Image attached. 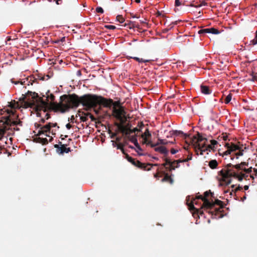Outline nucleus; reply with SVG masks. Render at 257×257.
<instances>
[{
    "label": "nucleus",
    "instance_id": "obj_1",
    "mask_svg": "<svg viewBox=\"0 0 257 257\" xmlns=\"http://www.w3.org/2000/svg\"><path fill=\"white\" fill-rule=\"evenodd\" d=\"M59 103L51 102L49 104L47 101H44L38 94L35 92L28 91L27 94L22 98L23 105L25 107H32L36 105V111L37 116H40L39 111L43 110L44 112L48 110L64 113L70 108H76L80 104L88 108H95L98 105L109 106L112 100H108L105 98L95 94H85L79 97L77 94H64L60 96Z\"/></svg>",
    "mask_w": 257,
    "mask_h": 257
},
{
    "label": "nucleus",
    "instance_id": "obj_2",
    "mask_svg": "<svg viewBox=\"0 0 257 257\" xmlns=\"http://www.w3.org/2000/svg\"><path fill=\"white\" fill-rule=\"evenodd\" d=\"M248 166V163L242 162L240 164L232 165L231 163L227 164L225 169L219 172L221 176L220 181L222 184L227 185L231 182V177L241 181L243 179L247 180L248 174L252 172V167L246 169L245 166Z\"/></svg>",
    "mask_w": 257,
    "mask_h": 257
},
{
    "label": "nucleus",
    "instance_id": "obj_3",
    "mask_svg": "<svg viewBox=\"0 0 257 257\" xmlns=\"http://www.w3.org/2000/svg\"><path fill=\"white\" fill-rule=\"evenodd\" d=\"M27 94V92L25 94H22V96L20 98L19 101H16L15 100L12 101L11 102H9L8 106L10 107V108H4L5 109V111L7 112V114H9L7 116L2 117V119L1 120V122L3 123V125H4L3 128H0V140H1L4 137L6 132L7 130H8L10 128V126H15L14 127V130L15 131H20V128L17 127V125L22 126V121L19 120H15L16 118L17 119L18 117V115H15V109L20 108L21 107L25 108L22 104V98L23 96H25V95ZM37 103H36L35 105H33L31 107H34L36 109V105ZM29 107H26L28 108Z\"/></svg>",
    "mask_w": 257,
    "mask_h": 257
},
{
    "label": "nucleus",
    "instance_id": "obj_4",
    "mask_svg": "<svg viewBox=\"0 0 257 257\" xmlns=\"http://www.w3.org/2000/svg\"><path fill=\"white\" fill-rule=\"evenodd\" d=\"M190 143L193 145L195 148H197L201 151V155H203L202 152L205 151V142L207 139L202 137V136L198 133L197 136H194L190 139Z\"/></svg>",
    "mask_w": 257,
    "mask_h": 257
},
{
    "label": "nucleus",
    "instance_id": "obj_5",
    "mask_svg": "<svg viewBox=\"0 0 257 257\" xmlns=\"http://www.w3.org/2000/svg\"><path fill=\"white\" fill-rule=\"evenodd\" d=\"M210 205L209 206H207L206 209H214V210L209 211V212L212 215H214L215 218H220L222 217V215L220 214L221 212V209L224 207L223 202L218 200L216 199L214 202H210Z\"/></svg>",
    "mask_w": 257,
    "mask_h": 257
},
{
    "label": "nucleus",
    "instance_id": "obj_6",
    "mask_svg": "<svg viewBox=\"0 0 257 257\" xmlns=\"http://www.w3.org/2000/svg\"><path fill=\"white\" fill-rule=\"evenodd\" d=\"M126 158L127 161L133 165L144 171H150L151 170L152 166H157L159 165L158 164H152L150 163H143L139 160H136L129 156L127 154H126Z\"/></svg>",
    "mask_w": 257,
    "mask_h": 257
},
{
    "label": "nucleus",
    "instance_id": "obj_7",
    "mask_svg": "<svg viewBox=\"0 0 257 257\" xmlns=\"http://www.w3.org/2000/svg\"><path fill=\"white\" fill-rule=\"evenodd\" d=\"M125 115V111L123 107H119L118 108L113 107L112 115L120 120L122 123L121 124L124 123L126 120Z\"/></svg>",
    "mask_w": 257,
    "mask_h": 257
},
{
    "label": "nucleus",
    "instance_id": "obj_8",
    "mask_svg": "<svg viewBox=\"0 0 257 257\" xmlns=\"http://www.w3.org/2000/svg\"><path fill=\"white\" fill-rule=\"evenodd\" d=\"M197 199H201L203 202L202 204V207H204L205 209H206L207 206H209L211 204H210V201L206 198L205 197H204L202 195H199L197 196L195 198H194L193 200L191 201V202L190 203L188 204V205L189 207V209L190 210H195L196 208H195L194 206V204H197Z\"/></svg>",
    "mask_w": 257,
    "mask_h": 257
},
{
    "label": "nucleus",
    "instance_id": "obj_9",
    "mask_svg": "<svg viewBox=\"0 0 257 257\" xmlns=\"http://www.w3.org/2000/svg\"><path fill=\"white\" fill-rule=\"evenodd\" d=\"M115 125L117 126L118 129L122 133L124 134L125 135H130L131 134L135 133L137 132H141L140 129L135 127L134 129H131L127 126H124L123 124H120L118 122H115Z\"/></svg>",
    "mask_w": 257,
    "mask_h": 257
},
{
    "label": "nucleus",
    "instance_id": "obj_10",
    "mask_svg": "<svg viewBox=\"0 0 257 257\" xmlns=\"http://www.w3.org/2000/svg\"><path fill=\"white\" fill-rule=\"evenodd\" d=\"M51 122H49L48 124L41 126L40 124L39 125V127H40V130L38 131L37 136H40L42 134L47 133L48 132L51 133L52 135H55V130H51Z\"/></svg>",
    "mask_w": 257,
    "mask_h": 257
},
{
    "label": "nucleus",
    "instance_id": "obj_11",
    "mask_svg": "<svg viewBox=\"0 0 257 257\" xmlns=\"http://www.w3.org/2000/svg\"><path fill=\"white\" fill-rule=\"evenodd\" d=\"M42 96L40 97L39 95V97H41L44 101H47L50 104L51 102H55L54 100L55 99V96L52 94L50 93V90H48L46 93V95L42 94H41Z\"/></svg>",
    "mask_w": 257,
    "mask_h": 257
},
{
    "label": "nucleus",
    "instance_id": "obj_12",
    "mask_svg": "<svg viewBox=\"0 0 257 257\" xmlns=\"http://www.w3.org/2000/svg\"><path fill=\"white\" fill-rule=\"evenodd\" d=\"M61 147H59V145L56 144L54 145V147L57 149V152L61 154H63L64 153H68L71 151L70 148H66L64 145H62L61 143L60 142Z\"/></svg>",
    "mask_w": 257,
    "mask_h": 257
},
{
    "label": "nucleus",
    "instance_id": "obj_13",
    "mask_svg": "<svg viewBox=\"0 0 257 257\" xmlns=\"http://www.w3.org/2000/svg\"><path fill=\"white\" fill-rule=\"evenodd\" d=\"M225 147L226 148H230L232 152L236 151L239 149H241V146L238 145L234 144L232 143L230 144L228 143H226L225 145Z\"/></svg>",
    "mask_w": 257,
    "mask_h": 257
},
{
    "label": "nucleus",
    "instance_id": "obj_14",
    "mask_svg": "<svg viewBox=\"0 0 257 257\" xmlns=\"http://www.w3.org/2000/svg\"><path fill=\"white\" fill-rule=\"evenodd\" d=\"M141 137L143 139L144 143L147 144L148 141V138L151 137V134L150 133L148 128L146 129L145 132L142 135Z\"/></svg>",
    "mask_w": 257,
    "mask_h": 257
},
{
    "label": "nucleus",
    "instance_id": "obj_15",
    "mask_svg": "<svg viewBox=\"0 0 257 257\" xmlns=\"http://www.w3.org/2000/svg\"><path fill=\"white\" fill-rule=\"evenodd\" d=\"M171 134L173 136H179L181 135L182 136H183L184 137V138L185 139H187V138L188 137H189V135H188L186 134H184L183 132H182L181 131H177V130L172 131Z\"/></svg>",
    "mask_w": 257,
    "mask_h": 257
},
{
    "label": "nucleus",
    "instance_id": "obj_16",
    "mask_svg": "<svg viewBox=\"0 0 257 257\" xmlns=\"http://www.w3.org/2000/svg\"><path fill=\"white\" fill-rule=\"evenodd\" d=\"M200 89L201 92L204 94H209L211 92L208 86L203 84L200 86Z\"/></svg>",
    "mask_w": 257,
    "mask_h": 257
},
{
    "label": "nucleus",
    "instance_id": "obj_17",
    "mask_svg": "<svg viewBox=\"0 0 257 257\" xmlns=\"http://www.w3.org/2000/svg\"><path fill=\"white\" fill-rule=\"evenodd\" d=\"M155 151L156 152H160L161 153L164 154L166 156L167 155L168 153V151L167 150V149L163 146H161V147L155 148Z\"/></svg>",
    "mask_w": 257,
    "mask_h": 257
},
{
    "label": "nucleus",
    "instance_id": "obj_18",
    "mask_svg": "<svg viewBox=\"0 0 257 257\" xmlns=\"http://www.w3.org/2000/svg\"><path fill=\"white\" fill-rule=\"evenodd\" d=\"M218 163L216 160H211L209 162L208 166L212 169L217 168Z\"/></svg>",
    "mask_w": 257,
    "mask_h": 257
},
{
    "label": "nucleus",
    "instance_id": "obj_19",
    "mask_svg": "<svg viewBox=\"0 0 257 257\" xmlns=\"http://www.w3.org/2000/svg\"><path fill=\"white\" fill-rule=\"evenodd\" d=\"M162 182H169L170 183H173V180L167 173H165L164 177L162 179Z\"/></svg>",
    "mask_w": 257,
    "mask_h": 257
},
{
    "label": "nucleus",
    "instance_id": "obj_20",
    "mask_svg": "<svg viewBox=\"0 0 257 257\" xmlns=\"http://www.w3.org/2000/svg\"><path fill=\"white\" fill-rule=\"evenodd\" d=\"M128 139L133 143L134 144V145H138V142L137 139V135L135 136H131L130 135H126Z\"/></svg>",
    "mask_w": 257,
    "mask_h": 257
},
{
    "label": "nucleus",
    "instance_id": "obj_21",
    "mask_svg": "<svg viewBox=\"0 0 257 257\" xmlns=\"http://www.w3.org/2000/svg\"><path fill=\"white\" fill-rule=\"evenodd\" d=\"M106 99L108 100H112V102L111 103V104H110V105L109 106H105V107H110L112 105H113V107H115L116 108V107H118V108H119V107H122L120 105V102L119 101L113 102L112 99H108L107 98H106Z\"/></svg>",
    "mask_w": 257,
    "mask_h": 257
},
{
    "label": "nucleus",
    "instance_id": "obj_22",
    "mask_svg": "<svg viewBox=\"0 0 257 257\" xmlns=\"http://www.w3.org/2000/svg\"><path fill=\"white\" fill-rule=\"evenodd\" d=\"M211 145H208L207 146H205V148L204 149L206 150H207L208 149H212V146H215L217 144V142L214 140H212L210 141Z\"/></svg>",
    "mask_w": 257,
    "mask_h": 257
},
{
    "label": "nucleus",
    "instance_id": "obj_23",
    "mask_svg": "<svg viewBox=\"0 0 257 257\" xmlns=\"http://www.w3.org/2000/svg\"><path fill=\"white\" fill-rule=\"evenodd\" d=\"M37 142L41 143L42 145H46L48 143V141L46 138H42L39 137L37 139Z\"/></svg>",
    "mask_w": 257,
    "mask_h": 257
},
{
    "label": "nucleus",
    "instance_id": "obj_24",
    "mask_svg": "<svg viewBox=\"0 0 257 257\" xmlns=\"http://www.w3.org/2000/svg\"><path fill=\"white\" fill-rule=\"evenodd\" d=\"M257 175V169L254 168L253 170L252 169V172L248 174V176H249L252 179H254V176H256Z\"/></svg>",
    "mask_w": 257,
    "mask_h": 257
},
{
    "label": "nucleus",
    "instance_id": "obj_25",
    "mask_svg": "<svg viewBox=\"0 0 257 257\" xmlns=\"http://www.w3.org/2000/svg\"><path fill=\"white\" fill-rule=\"evenodd\" d=\"M131 58L134 59V60H135L136 61H138L139 63H146V62H148L150 61V60H144L142 58H138L137 57H131Z\"/></svg>",
    "mask_w": 257,
    "mask_h": 257
},
{
    "label": "nucleus",
    "instance_id": "obj_26",
    "mask_svg": "<svg viewBox=\"0 0 257 257\" xmlns=\"http://www.w3.org/2000/svg\"><path fill=\"white\" fill-rule=\"evenodd\" d=\"M42 76H43V75L42 74H39L37 75V78H35L34 77H30V81H32V82L31 83V84H32L33 82H34L37 79L40 80L41 77Z\"/></svg>",
    "mask_w": 257,
    "mask_h": 257
},
{
    "label": "nucleus",
    "instance_id": "obj_27",
    "mask_svg": "<svg viewBox=\"0 0 257 257\" xmlns=\"http://www.w3.org/2000/svg\"><path fill=\"white\" fill-rule=\"evenodd\" d=\"M211 28H206L204 29L200 30L198 31L199 34L210 33Z\"/></svg>",
    "mask_w": 257,
    "mask_h": 257
},
{
    "label": "nucleus",
    "instance_id": "obj_28",
    "mask_svg": "<svg viewBox=\"0 0 257 257\" xmlns=\"http://www.w3.org/2000/svg\"><path fill=\"white\" fill-rule=\"evenodd\" d=\"M232 94L231 93H229L225 98L224 102L225 104H228L231 101L232 98Z\"/></svg>",
    "mask_w": 257,
    "mask_h": 257
},
{
    "label": "nucleus",
    "instance_id": "obj_29",
    "mask_svg": "<svg viewBox=\"0 0 257 257\" xmlns=\"http://www.w3.org/2000/svg\"><path fill=\"white\" fill-rule=\"evenodd\" d=\"M164 160L165 161V163L163 164L162 166L165 167L166 169H169V167H167V165H170L171 160L168 159V158H165L164 159Z\"/></svg>",
    "mask_w": 257,
    "mask_h": 257
},
{
    "label": "nucleus",
    "instance_id": "obj_30",
    "mask_svg": "<svg viewBox=\"0 0 257 257\" xmlns=\"http://www.w3.org/2000/svg\"><path fill=\"white\" fill-rule=\"evenodd\" d=\"M176 164L175 163H174V161H170V164L169 165L170 167H169V171L174 170L176 168L175 165Z\"/></svg>",
    "mask_w": 257,
    "mask_h": 257
},
{
    "label": "nucleus",
    "instance_id": "obj_31",
    "mask_svg": "<svg viewBox=\"0 0 257 257\" xmlns=\"http://www.w3.org/2000/svg\"><path fill=\"white\" fill-rule=\"evenodd\" d=\"M116 19V21L119 22L120 23H123L125 21V20L122 15L117 16Z\"/></svg>",
    "mask_w": 257,
    "mask_h": 257
},
{
    "label": "nucleus",
    "instance_id": "obj_32",
    "mask_svg": "<svg viewBox=\"0 0 257 257\" xmlns=\"http://www.w3.org/2000/svg\"><path fill=\"white\" fill-rule=\"evenodd\" d=\"M123 26L124 27H126L130 29H132L134 27L133 23L131 22H129L127 24L125 23Z\"/></svg>",
    "mask_w": 257,
    "mask_h": 257
},
{
    "label": "nucleus",
    "instance_id": "obj_33",
    "mask_svg": "<svg viewBox=\"0 0 257 257\" xmlns=\"http://www.w3.org/2000/svg\"><path fill=\"white\" fill-rule=\"evenodd\" d=\"M242 145L241 146V149L238 150L239 152L238 153H235V155L236 156V158L237 159L238 156H241L243 155V150L242 148Z\"/></svg>",
    "mask_w": 257,
    "mask_h": 257
},
{
    "label": "nucleus",
    "instance_id": "obj_34",
    "mask_svg": "<svg viewBox=\"0 0 257 257\" xmlns=\"http://www.w3.org/2000/svg\"><path fill=\"white\" fill-rule=\"evenodd\" d=\"M168 144V141L166 140L162 139H158V142L157 143V145L162 144V145H166Z\"/></svg>",
    "mask_w": 257,
    "mask_h": 257
},
{
    "label": "nucleus",
    "instance_id": "obj_35",
    "mask_svg": "<svg viewBox=\"0 0 257 257\" xmlns=\"http://www.w3.org/2000/svg\"><path fill=\"white\" fill-rule=\"evenodd\" d=\"M210 31L211 32H210V33H212L213 34H218L219 33V31L217 29H215L214 28H211L210 29Z\"/></svg>",
    "mask_w": 257,
    "mask_h": 257
},
{
    "label": "nucleus",
    "instance_id": "obj_36",
    "mask_svg": "<svg viewBox=\"0 0 257 257\" xmlns=\"http://www.w3.org/2000/svg\"><path fill=\"white\" fill-rule=\"evenodd\" d=\"M95 11L97 13L103 14L104 13V11L101 7H98L96 8Z\"/></svg>",
    "mask_w": 257,
    "mask_h": 257
},
{
    "label": "nucleus",
    "instance_id": "obj_37",
    "mask_svg": "<svg viewBox=\"0 0 257 257\" xmlns=\"http://www.w3.org/2000/svg\"><path fill=\"white\" fill-rule=\"evenodd\" d=\"M85 116H82L80 117L81 121L83 122L86 121L88 120V115H86V113H84Z\"/></svg>",
    "mask_w": 257,
    "mask_h": 257
},
{
    "label": "nucleus",
    "instance_id": "obj_38",
    "mask_svg": "<svg viewBox=\"0 0 257 257\" xmlns=\"http://www.w3.org/2000/svg\"><path fill=\"white\" fill-rule=\"evenodd\" d=\"M192 159V154L191 153L190 154H189L188 156V157L187 159H184L183 160V162H187L190 160H191Z\"/></svg>",
    "mask_w": 257,
    "mask_h": 257
},
{
    "label": "nucleus",
    "instance_id": "obj_39",
    "mask_svg": "<svg viewBox=\"0 0 257 257\" xmlns=\"http://www.w3.org/2000/svg\"><path fill=\"white\" fill-rule=\"evenodd\" d=\"M117 149L120 150L121 151V152H122V153L125 154L124 150L123 148V146H122V144H118L117 146Z\"/></svg>",
    "mask_w": 257,
    "mask_h": 257
},
{
    "label": "nucleus",
    "instance_id": "obj_40",
    "mask_svg": "<svg viewBox=\"0 0 257 257\" xmlns=\"http://www.w3.org/2000/svg\"><path fill=\"white\" fill-rule=\"evenodd\" d=\"M50 78V77L48 75H43L42 77H41L40 80H48Z\"/></svg>",
    "mask_w": 257,
    "mask_h": 257
},
{
    "label": "nucleus",
    "instance_id": "obj_41",
    "mask_svg": "<svg viewBox=\"0 0 257 257\" xmlns=\"http://www.w3.org/2000/svg\"><path fill=\"white\" fill-rule=\"evenodd\" d=\"M104 27L110 30H114L116 28L115 26L113 25H105Z\"/></svg>",
    "mask_w": 257,
    "mask_h": 257
},
{
    "label": "nucleus",
    "instance_id": "obj_42",
    "mask_svg": "<svg viewBox=\"0 0 257 257\" xmlns=\"http://www.w3.org/2000/svg\"><path fill=\"white\" fill-rule=\"evenodd\" d=\"M86 115H88V116H89L90 118L91 121L95 120V118L90 113H89V112L86 113Z\"/></svg>",
    "mask_w": 257,
    "mask_h": 257
},
{
    "label": "nucleus",
    "instance_id": "obj_43",
    "mask_svg": "<svg viewBox=\"0 0 257 257\" xmlns=\"http://www.w3.org/2000/svg\"><path fill=\"white\" fill-rule=\"evenodd\" d=\"M227 150L223 153V155H228L231 153L232 151L230 148H227Z\"/></svg>",
    "mask_w": 257,
    "mask_h": 257
},
{
    "label": "nucleus",
    "instance_id": "obj_44",
    "mask_svg": "<svg viewBox=\"0 0 257 257\" xmlns=\"http://www.w3.org/2000/svg\"><path fill=\"white\" fill-rule=\"evenodd\" d=\"M210 194L212 195V193L210 192V191H206L204 193V196H203V197H205L206 198H207V197H208Z\"/></svg>",
    "mask_w": 257,
    "mask_h": 257
},
{
    "label": "nucleus",
    "instance_id": "obj_45",
    "mask_svg": "<svg viewBox=\"0 0 257 257\" xmlns=\"http://www.w3.org/2000/svg\"><path fill=\"white\" fill-rule=\"evenodd\" d=\"M242 189V187L241 186H240L239 185L236 187L234 190H232V192H234V193H235L236 191H239V190H241Z\"/></svg>",
    "mask_w": 257,
    "mask_h": 257
},
{
    "label": "nucleus",
    "instance_id": "obj_46",
    "mask_svg": "<svg viewBox=\"0 0 257 257\" xmlns=\"http://www.w3.org/2000/svg\"><path fill=\"white\" fill-rule=\"evenodd\" d=\"M181 5V3L180 0H175V6L176 7H179Z\"/></svg>",
    "mask_w": 257,
    "mask_h": 257
},
{
    "label": "nucleus",
    "instance_id": "obj_47",
    "mask_svg": "<svg viewBox=\"0 0 257 257\" xmlns=\"http://www.w3.org/2000/svg\"><path fill=\"white\" fill-rule=\"evenodd\" d=\"M146 144H147V145H151V147L152 148H154V147H155V146H157V145H157V144H152L151 141H149L148 140V141H147V143Z\"/></svg>",
    "mask_w": 257,
    "mask_h": 257
},
{
    "label": "nucleus",
    "instance_id": "obj_48",
    "mask_svg": "<svg viewBox=\"0 0 257 257\" xmlns=\"http://www.w3.org/2000/svg\"><path fill=\"white\" fill-rule=\"evenodd\" d=\"M184 162L183 160H178L174 161V163H175L176 164H179L180 163Z\"/></svg>",
    "mask_w": 257,
    "mask_h": 257
},
{
    "label": "nucleus",
    "instance_id": "obj_49",
    "mask_svg": "<svg viewBox=\"0 0 257 257\" xmlns=\"http://www.w3.org/2000/svg\"><path fill=\"white\" fill-rule=\"evenodd\" d=\"M140 129V130L144 126V124L143 123V122H140V123H139L138 124V125Z\"/></svg>",
    "mask_w": 257,
    "mask_h": 257
},
{
    "label": "nucleus",
    "instance_id": "obj_50",
    "mask_svg": "<svg viewBox=\"0 0 257 257\" xmlns=\"http://www.w3.org/2000/svg\"><path fill=\"white\" fill-rule=\"evenodd\" d=\"M178 152V150L174 149H171V153L172 154H175Z\"/></svg>",
    "mask_w": 257,
    "mask_h": 257
},
{
    "label": "nucleus",
    "instance_id": "obj_51",
    "mask_svg": "<svg viewBox=\"0 0 257 257\" xmlns=\"http://www.w3.org/2000/svg\"><path fill=\"white\" fill-rule=\"evenodd\" d=\"M53 1H55L57 5H60L62 2V0H53Z\"/></svg>",
    "mask_w": 257,
    "mask_h": 257
},
{
    "label": "nucleus",
    "instance_id": "obj_52",
    "mask_svg": "<svg viewBox=\"0 0 257 257\" xmlns=\"http://www.w3.org/2000/svg\"><path fill=\"white\" fill-rule=\"evenodd\" d=\"M50 118V114L48 113H47L46 114H45V118L46 119H48Z\"/></svg>",
    "mask_w": 257,
    "mask_h": 257
},
{
    "label": "nucleus",
    "instance_id": "obj_53",
    "mask_svg": "<svg viewBox=\"0 0 257 257\" xmlns=\"http://www.w3.org/2000/svg\"><path fill=\"white\" fill-rule=\"evenodd\" d=\"M246 58L247 59V61H246V62L247 63H251V62L253 61L254 60H255V59H249V58L247 57V56H246Z\"/></svg>",
    "mask_w": 257,
    "mask_h": 257
},
{
    "label": "nucleus",
    "instance_id": "obj_54",
    "mask_svg": "<svg viewBox=\"0 0 257 257\" xmlns=\"http://www.w3.org/2000/svg\"><path fill=\"white\" fill-rule=\"evenodd\" d=\"M66 127L68 130H70L72 127V125L68 123L66 125Z\"/></svg>",
    "mask_w": 257,
    "mask_h": 257
},
{
    "label": "nucleus",
    "instance_id": "obj_55",
    "mask_svg": "<svg viewBox=\"0 0 257 257\" xmlns=\"http://www.w3.org/2000/svg\"><path fill=\"white\" fill-rule=\"evenodd\" d=\"M207 3L205 2H202L200 4L198 5V7H201L202 6L206 5Z\"/></svg>",
    "mask_w": 257,
    "mask_h": 257
},
{
    "label": "nucleus",
    "instance_id": "obj_56",
    "mask_svg": "<svg viewBox=\"0 0 257 257\" xmlns=\"http://www.w3.org/2000/svg\"><path fill=\"white\" fill-rule=\"evenodd\" d=\"M51 124H52L51 127L57 126L58 128H59V127L58 126H57V123H51Z\"/></svg>",
    "mask_w": 257,
    "mask_h": 257
},
{
    "label": "nucleus",
    "instance_id": "obj_57",
    "mask_svg": "<svg viewBox=\"0 0 257 257\" xmlns=\"http://www.w3.org/2000/svg\"><path fill=\"white\" fill-rule=\"evenodd\" d=\"M131 17L132 18H139L140 17L138 16L137 14L136 15H134L133 14H131Z\"/></svg>",
    "mask_w": 257,
    "mask_h": 257
},
{
    "label": "nucleus",
    "instance_id": "obj_58",
    "mask_svg": "<svg viewBox=\"0 0 257 257\" xmlns=\"http://www.w3.org/2000/svg\"><path fill=\"white\" fill-rule=\"evenodd\" d=\"M162 15V13L159 12V11H158L156 13V16L157 17H160Z\"/></svg>",
    "mask_w": 257,
    "mask_h": 257
},
{
    "label": "nucleus",
    "instance_id": "obj_59",
    "mask_svg": "<svg viewBox=\"0 0 257 257\" xmlns=\"http://www.w3.org/2000/svg\"><path fill=\"white\" fill-rule=\"evenodd\" d=\"M65 38L63 37L62 38H61V39L60 40L56 41V43H58L59 41L64 42V41H65Z\"/></svg>",
    "mask_w": 257,
    "mask_h": 257
},
{
    "label": "nucleus",
    "instance_id": "obj_60",
    "mask_svg": "<svg viewBox=\"0 0 257 257\" xmlns=\"http://www.w3.org/2000/svg\"><path fill=\"white\" fill-rule=\"evenodd\" d=\"M135 146L137 147V148L139 150H140L141 151L142 150V149L140 147V146L139 145V144H138V145H135Z\"/></svg>",
    "mask_w": 257,
    "mask_h": 257
},
{
    "label": "nucleus",
    "instance_id": "obj_61",
    "mask_svg": "<svg viewBox=\"0 0 257 257\" xmlns=\"http://www.w3.org/2000/svg\"><path fill=\"white\" fill-rule=\"evenodd\" d=\"M154 177L156 178H158L159 177V173H157L155 174Z\"/></svg>",
    "mask_w": 257,
    "mask_h": 257
},
{
    "label": "nucleus",
    "instance_id": "obj_62",
    "mask_svg": "<svg viewBox=\"0 0 257 257\" xmlns=\"http://www.w3.org/2000/svg\"><path fill=\"white\" fill-rule=\"evenodd\" d=\"M246 195H244V196H243V197H242L241 198V200L242 201H243L244 200H245V199H246Z\"/></svg>",
    "mask_w": 257,
    "mask_h": 257
},
{
    "label": "nucleus",
    "instance_id": "obj_63",
    "mask_svg": "<svg viewBox=\"0 0 257 257\" xmlns=\"http://www.w3.org/2000/svg\"><path fill=\"white\" fill-rule=\"evenodd\" d=\"M190 6H191V7H195V8L199 7H198V5H194V4H191L190 5Z\"/></svg>",
    "mask_w": 257,
    "mask_h": 257
},
{
    "label": "nucleus",
    "instance_id": "obj_64",
    "mask_svg": "<svg viewBox=\"0 0 257 257\" xmlns=\"http://www.w3.org/2000/svg\"><path fill=\"white\" fill-rule=\"evenodd\" d=\"M243 188L245 190H247L248 189L249 187L248 185H245Z\"/></svg>",
    "mask_w": 257,
    "mask_h": 257
}]
</instances>
